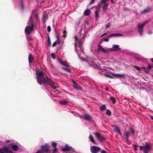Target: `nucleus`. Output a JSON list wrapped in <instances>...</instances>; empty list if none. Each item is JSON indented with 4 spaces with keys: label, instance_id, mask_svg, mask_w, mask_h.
<instances>
[{
    "label": "nucleus",
    "instance_id": "1",
    "mask_svg": "<svg viewBox=\"0 0 153 153\" xmlns=\"http://www.w3.org/2000/svg\"><path fill=\"white\" fill-rule=\"evenodd\" d=\"M78 29L79 33L75 36V46L76 51L78 54L79 57L82 60L81 55L84 54L83 48L82 46V41L85 38V30H82L81 27H79Z\"/></svg>",
    "mask_w": 153,
    "mask_h": 153
},
{
    "label": "nucleus",
    "instance_id": "2",
    "mask_svg": "<svg viewBox=\"0 0 153 153\" xmlns=\"http://www.w3.org/2000/svg\"><path fill=\"white\" fill-rule=\"evenodd\" d=\"M37 82L40 85L42 84L49 85L53 90H55L58 88V85L53 82L51 80L45 76L42 71H39L36 72Z\"/></svg>",
    "mask_w": 153,
    "mask_h": 153
},
{
    "label": "nucleus",
    "instance_id": "3",
    "mask_svg": "<svg viewBox=\"0 0 153 153\" xmlns=\"http://www.w3.org/2000/svg\"><path fill=\"white\" fill-rule=\"evenodd\" d=\"M34 30L33 24H31L30 25H28L25 28V33L26 35L27 39L29 40L31 39L29 36V34L32 32Z\"/></svg>",
    "mask_w": 153,
    "mask_h": 153
},
{
    "label": "nucleus",
    "instance_id": "4",
    "mask_svg": "<svg viewBox=\"0 0 153 153\" xmlns=\"http://www.w3.org/2000/svg\"><path fill=\"white\" fill-rule=\"evenodd\" d=\"M139 147L140 150H143V152L144 153H148L152 148L151 146L149 144H147L144 146H140Z\"/></svg>",
    "mask_w": 153,
    "mask_h": 153
},
{
    "label": "nucleus",
    "instance_id": "5",
    "mask_svg": "<svg viewBox=\"0 0 153 153\" xmlns=\"http://www.w3.org/2000/svg\"><path fill=\"white\" fill-rule=\"evenodd\" d=\"M149 21H146L143 24H139L137 25V30L140 35H142L143 33V28L145 25L149 22Z\"/></svg>",
    "mask_w": 153,
    "mask_h": 153
},
{
    "label": "nucleus",
    "instance_id": "6",
    "mask_svg": "<svg viewBox=\"0 0 153 153\" xmlns=\"http://www.w3.org/2000/svg\"><path fill=\"white\" fill-rule=\"evenodd\" d=\"M49 146L48 143H45L42 146L40 150L42 153H48L49 152Z\"/></svg>",
    "mask_w": 153,
    "mask_h": 153
},
{
    "label": "nucleus",
    "instance_id": "7",
    "mask_svg": "<svg viewBox=\"0 0 153 153\" xmlns=\"http://www.w3.org/2000/svg\"><path fill=\"white\" fill-rule=\"evenodd\" d=\"M102 52L103 53L106 54L110 52L109 48L107 49H105L102 47L101 45H99L98 46L97 49V52Z\"/></svg>",
    "mask_w": 153,
    "mask_h": 153
},
{
    "label": "nucleus",
    "instance_id": "8",
    "mask_svg": "<svg viewBox=\"0 0 153 153\" xmlns=\"http://www.w3.org/2000/svg\"><path fill=\"white\" fill-rule=\"evenodd\" d=\"M91 151L92 153H97L101 150V148L98 147L92 146L90 147Z\"/></svg>",
    "mask_w": 153,
    "mask_h": 153
},
{
    "label": "nucleus",
    "instance_id": "9",
    "mask_svg": "<svg viewBox=\"0 0 153 153\" xmlns=\"http://www.w3.org/2000/svg\"><path fill=\"white\" fill-rule=\"evenodd\" d=\"M88 62L91 66L93 67L98 66L97 64L95 62V59L90 58L88 60Z\"/></svg>",
    "mask_w": 153,
    "mask_h": 153
},
{
    "label": "nucleus",
    "instance_id": "10",
    "mask_svg": "<svg viewBox=\"0 0 153 153\" xmlns=\"http://www.w3.org/2000/svg\"><path fill=\"white\" fill-rule=\"evenodd\" d=\"M62 150L63 151H70L72 152L75 151L74 149L72 148L71 146H69L67 144L65 146L62 148Z\"/></svg>",
    "mask_w": 153,
    "mask_h": 153
},
{
    "label": "nucleus",
    "instance_id": "11",
    "mask_svg": "<svg viewBox=\"0 0 153 153\" xmlns=\"http://www.w3.org/2000/svg\"><path fill=\"white\" fill-rule=\"evenodd\" d=\"M121 49L119 45H114L112 48H109L110 52L117 51Z\"/></svg>",
    "mask_w": 153,
    "mask_h": 153
},
{
    "label": "nucleus",
    "instance_id": "12",
    "mask_svg": "<svg viewBox=\"0 0 153 153\" xmlns=\"http://www.w3.org/2000/svg\"><path fill=\"white\" fill-rule=\"evenodd\" d=\"M110 73L109 71H106V70H104L102 71L101 73L102 74L105 75L106 77L112 78L113 77L110 74Z\"/></svg>",
    "mask_w": 153,
    "mask_h": 153
},
{
    "label": "nucleus",
    "instance_id": "13",
    "mask_svg": "<svg viewBox=\"0 0 153 153\" xmlns=\"http://www.w3.org/2000/svg\"><path fill=\"white\" fill-rule=\"evenodd\" d=\"M94 134L95 136L97 138V139L100 141H102L104 140V137L102 136L99 133L97 132H96L94 133Z\"/></svg>",
    "mask_w": 153,
    "mask_h": 153
},
{
    "label": "nucleus",
    "instance_id": "14",
    "mask_svg": "<svg viewBox=\"0 0 153 153\" xmlns=\"http://www.w3.org/2000/svg\"><path fill=\"white\" fill-rule=\"evenodd\" d=\"M9 146L13 151H17L19 147L18 146L14 144L13 143L10 144Z\"/></svg>",
    "mask_w": 153,
    "mask_h": 153
},
{
    "label": "nucleus",
    "instance_id": "15",
    "mask_svg": "<svg viewBox=\"0 0 153 153\" xmlns=\"http://www.w3.org/2000/svg\"><path fill=\"white\" fill-rule=\"evenodd\" d=\"M58 61L62 65L64 66L67 67L69 66L65 62L63 61L60 59L59 58H58Z\"/></svg>",
    "mask_w": 153,
    "mask_h": 153
},
{
    "label": "nucleus",
    "instance_id": "16",
    "mask_svg": "<svg viewBox=\"0 0 153 153\" xmlns=\"http://www.w3.org/2000/svg\"><path fill=\"white\" fill-rule=\"evenodd\" d=\"M114 131L118 134H119L120 135L122 134L121 133L120 131V128L116 126L114 127Z\"/></svg>",
    "mask_w": 153,
    "mask_h": 153
},
{
    "label": "nucleus",
    "instance_id": "17",
    "mask_svg": "<svg viewBox=\"0 0 153 153\" xmlns=\"http://www.w3.org/2000/svg\"><path fill=\"white\" fill-rule=\"evenodd\" d=\"M33 17H34V16H33V15L32 14L31 16L28 20V21L27 23L29 25H30L31 24H33L34 25L33 23L32 20Z\"/></svg>",
    "mask_w": 153,
    "mask_h": 153
},
{
    "label": "nucleus",
    "instance_id": "18",
    "mask_svg": "<svg viewBox=\"0 0 153 153\" xmlns=\"http://www.w3.org/2000/svg\"><path fill=\"white\" fill-rule=\"evenodd\" d=\"M69 102L65 100H61L60 101L59 103L60 104L63 105H65L67 104Z\"/></svg>",
    "mask_w": 153,
    "mask_h": 153
},
{
    "label": "nucleus",
    "instance_id": "19",
    "mask_svg": "<svg viewBox=\"0 0 153 153\" xmlns=\"http://www.w3.org/2000/svg\"><path fill=\"white\" fill-rule=\"evenodd\" d=\"M74 87L76 90H81V88L80 86L76 83L74 84Z\"/></svg>",
    "mask_w": 153,
    "mask_h": 153
},
{
    "label": "nucleus",
    "instance_id": "20",
    "mask_svg": "<svg viewBox=\"0 0 153 153\" xmlns=\"http://www.w3.org/2000/svg\"><path fill=\"white\" fill-rule=\"evenodd\" d=\"M84 118L85 119L88 120L91 119V117L88 114H85L84 116Z\"/></svg>",
    "mask_w": 153,
    "mask_h": 153
},
{
    "label": "nucleus",
    "instance_id": "21",
    "mask_svg": "<svg viewBox=\"0 0 153 153\" xmlns=\"http://www.w3.org/2000/svg\"><path fill=\"white\" fill-rule=\"evenodd\" d=\"M151 9L149 7H147L146 9H145L144 10L141 12V13L143 14L145 13H148L150 10Z\"/></svg>",
    "mask_w": 153,
    "mask_h": 153
},
{
    "label": "nucleus",
    "instance_id": "22",
    "mask_svg": "<svg viewBox=\"0 0 153 153\" xmlns=\"http://www.w3.org/2000/svg\"><path fill=\"white\" fill-rule=\"evenodd\" d=\"M113 76H114L116 77H125L124 75L123 74H113Z\"/></svg>",
    "mask_w": 153,
    "mask_h": 153
},
{
    "label": "nucleus",
    "instance_id": "23",
    "mask_svg": "<svg viewBox=\"0 0 153 153\" xmlns=\"http://www.w3.org/2000/svg\"><path fill=\"white\" fill-rule=\"evenodd\" d=\"M89 139L90 140L92 143H96V141H95V140L93 137V136L91 135H89Z\"/></svg>",
    "mask_w": 153,
    "mask_h": 153
},
{
    "label": "nucleus",
    "instance_id": "24",
    "mask_svg": "<svg viewBox=\"0 0 153 153\" xmlns=\"http://www.w3.org/2000/svg\"><path fill=\"white\" fill-rule=\"evenodd\" d=\"M108 6V4L107 3H105L104 4L102 8L103 11L104 12H105L106 11V9Z\"/></svg>",
    "mask_w": 153,
    "mask_h": 153
},
{
    "label": "nucleus",
    "instance_id": "25",
    "mask_svg": "<svg viewBox=\"0 0 153 153\" xmlns=\"http://www.w3.org/2000/svg\"><path fill=\"white\" fill-rule=\"evenodd\" d=\"M59 38L58 37H57V40L53 44L52 46L53 47H54L55 46L56 44H59Z\"/></svg>",
    "mask_w": 153,
    "mask_h": 153
},
{
    "label": "nucleus",
    "instance_id": "26",
    "mask_svg": "<svg viewBox=\"0 0 153 153\" xmlns=\"http://www.w3.org/2000/svg\"><path fill=\"white\" fill-rule=\"evenodd\" d=\"M110 100L111 101V102L113 103H114L115 102H116V100L114 97H111L110 98Z\"/></svg>",
    "mask_w": 153,
    "mask_h": 153
},
{
    "label": "nucleus",
    "instance_id": "27",
    "mask_svg": "<svg viewBox=\"0 0 153 153\" xmlns=\"http://www.w3.org/2000/svg\"><path fill=\"white\" fill-rule=\"evenodd\" d=\"M90 14V11L89 10H87L85 11L84 14L85 16H88Z\"/></svg>",
    "mask_w": 153,
    "mask_h": 153
},
{
    "label": "nucleus",
    "instance_id": "28",
    "mask_svg": "<svg viewBox=\"0 0 153 153\" xmlns=\"http://www.w3.org/2000/svg\"><path fill=\"white\" fill-rule=\"evenodd\" d=\"M33 59V56L31 54H30L29 56L28 61L30 63L32 62Z\"/></svg>",
    "mask_w": 153,
    "mask_h": 153
},
{
    "label": "nucleus",
    "instance_id": "29",
    "mask_svg": "<svg viewBox=\"0 0 153 153\" xmlns=\"http://www.w3.org/2000/svg\"><path fill=\"white\" fill-rule=\"evenodd\" d=\"M106 108V106L104 104L102 105L100 108V110L101 111H104L105 109Z\"/></svg>",
    "mask_w": 153,
    "mask_h": 153
},
{
    "label": "nucleus",
    "instance_id": "30",
    "mask_svg": "<svg viewBox=\"0 0 153 153\" xmlns=\"http://www.w3.org/2000/svg\"><path fill=\"white\" fill-rule=\"evenodd\" d=\"M51 45V39L50 37L48 36V44L47 45L50 46Z\"/></svg>",
    "mask_w": 153,
    "mask_h": 153
},
{
    "label": "nucleus",
    "instance_id": "31",
    "mask_svg": "<svg viewBox=\"0 0 153 153\" xmlns=\"http://www.w3.org/2000/svg\"><path fill=\"white\" fill-rule=\"evenodd\" d=\"M51 144L53 147H56L57 144L55 142H53L51 143Z\"/></svg>",
    "mask_w": 153,
    "mask_h": 153
},
{
    "label": "nucleus",
    "instance_id": "32",
    "mask_svg": "<svg viewBox=\"0 0 153 153\" xmlns=\"http://www.w3.org/2000/svg\"><path fill=\"white\" fill-rule=\"evenodd\" d=\"M62 68L63 70L66 71H67L69 73H71V70L70 68Z\"/></svg>",
    "mask_w": 153,
    "mask_h": 153
},
{
    "label": "nucleus",
    "instance_id": "33",
    "mask_svg": "<svg viewBox=\"0 0 153 153\" xmlns=\"http://www.w3.org/2000/svg\"><path fill=\"white\" fill-rule=\"evenodd\" d=\"M101 8V6H100V4H99L98 5L97 7H96V11H98Z\"/></svg>",
    "mask_w": 153,
    "mask_h": 153
},
{
    "label": "nucleus",
    "instance_id": "34",
    "mask_svg": "<svg viewBox=\"0 0 153 153\" xmlns=\"http://www.w3.org/2000/svg\"><path fill=\"white\" fill-rule=\"evenodd\" d=\"M106 114L108 116H110L111 115V112L108 109L106 111Z\"/></svg>",
    "mask_w": 153,
    "mask_h": 153
},
{
    "label": "nucleus",
    "instance_id": "35",
    "mask_svg": "<svg viewBox=\"0 0 153 153\" xmlns=\"http://www.w3.org/2000/svg\"><path fill=\"white\" fill-rule=\"evenodd\" d=\"M53 149L52 150L53 152V153H55L57 151V148L56 147H53Z\"/></svg>",
    "mask_w": 153,
    "mask_h": 153
},
{
    "label": "nucleus",
    "instance_id": "36",
    "mask_svg": "<svg viewBox=\"0 0 153 153\" xmlns=\"http://www.w3.org/2000/svg\"><path fill=\"white\" fill-rule=\"evenodd\" d=\"M130 132H125V135L126 136V137L128 138V137L130 135Z\"/></svg>",
    "mask_w": 153,
    "mask_h": 153
},
{
    "label": "nucleus",
    "instance_id": "37",
    "mask_svg": "<svg viewBox=\"0 0 153 153\" xmlns=\"http://www.w3.org/2000/svg\"><path fill=\"white\" fill-rule=\"evenodd\" d=\"M134 67L138 71H141V69L140 68L137 66H134Z\"/></svg>",
    "mask_w": 153,
    "mask_h": 153
},
{
    "label": "nucleus",
    "instance_id": "38",
    "mask_svg": "<svg viewBox=\"0 0 153 153\" xmlns=\"http://www.w3.org/2000/svg\"><path fill=\"white\" fill-rule=\"evenodd\" d=\"M106 0H101L100 1V4H105L106 3Z\"/></svg>",
    "mask_w": 153,
    "mask_h": 153
},
{
    "label": "nucleus",
    "instance_id": "39",
    "mask_svg": "<svg viewBox=\"0 0 153 153\" xmlns=\"http://www.w3.org/2000/svg\"><path fill=\"white\" fill-rule=\"evenodd\" d=\"M67 32L66 30H64L63 31V35L64 37L66 36Z\"/></svg>",
    "mask_w": 153,
    "mask_h": 153
},
{
    "label": "nucleus",
    "instance_id": "40",
    "mask_svg": "<svg viewBox=\"0 0 153 153\" xmlns=\"http://www.w3.org/2000/svg\"><path fill=\"white\" fill-rule=\"evenodd\" d=\"M95 14L96 18H98L99 16L98 11H96L95 12Z\"/></svg>",
    "mask_w": 153,
    "mask_h": 153
},
{
    "label": "nucleus",
    "instance_id": "41",
    "mask_svg": "<svg viewBox=\"0 0 153 153\" xmlns=\"http://www.w3.org/2000/svg\"><path fill=\"white\" fill-rule=\"evenodd\" d=\"M116 36V33H114L112 34H111L109 35L108 37L110 38L111 37H115Z\"/></svg>",
    "mask_w": 153,
    "mask_h": 153
},
{
    "label": "nucleus",
    "instance_id": "42",
    "mask_svg": "<svg viewBox=\"0 0 153 153\" xmlns=\"http://www.w3.org/2000/svg\"><path fill=\"white\" fill-rule=\"evenodd\" d=\"M47 30L48 32H50L51 31V27L50 26H48L47 27Z\"/></svg>",
    "mask_w": 153,
    "mask_h": 153
},
{
    "label": "nucleus",
    "instance_id": "43",
    "mask_svg": "<svg viewBox=\"0 0 153 153\" xmlns=\"http://www.w3.org/2000/svg\"><path fill=\"white\" fill-rule=\"evenodd\" d=\"M21 6L22 9H23L24 7L23 5V1L22 0H21Z\"/></svg>",
    "mask_w": 153,
    "mask_h": 153
},
{
    "label": "nucleus",
    "instance_id": "44",
    "mask_svg": "<svg viewBox=\"0 0 153 153\" xmlns=\"http://www.w3.org/2000/svg\"><path fill=\"white\" fill-rule=\"evenodd\" d=\"M51 56L52 57V58L53 59H55V56L54 55V54L53 53H52L51 54Z\"/></svg>",
    "mask_w": 153,
    "mask_h": 153
},
{
    "label": "nucleus",
    "instance_id": "45",
    "mask_svg": "<svg viewBox=\"0 0 153 153\" xmlns=\"http://www.w3.org/2000/svg\"><path fill=\"white\" fill-rule=\"evenodd\" d=\"M110 26V23H108L107 25L106 26V29L108 28V27H109Z\"/></svg>",
    "mask_w": 153,
    "mask_h": 153
},
{
    "label": "nucleus",
    "instance_id": "46",
    "mask_svg": "<svg viewBox=\"0 0 153 153\" xmlns=\"http://www.w3.org/2000/svg\"><path fill=\"white\" fill-rule=\"evenodd\" d=\"M144 71L146 73H149V70L146 68L144 70Z\"/></svg>",
    "mask_w": 153,
    "mask_h": 153
},
{
    "label": "nucleus",
    "instance_id": "47",
    "mask_svg": "<svg viewBox=\"0 0 153 153\" xmlns=\"http://www.w3.org/2000/svg\"><path fill=\"white\" fill-rule=\"evenodd\" d=\"M148 33L149 34L151 35L152 34V32L151 30H149L148 31Z\"/></svg>",
    "mask_w": 153,
    "mask_h": 153
},
{
    "label": "nucleus",
    "instance_id": "48",
    "mask_svg": "<svg viewBox=\"0 0 153 153\" xmlns=\"http://www.w3.org/2000/svg\"><path fill=\"white\" fill-rule=\"evenodd\" d=\"M138 145H135L134 146V149L135 151L137 150V147L138 146Z\"/></svg>",
    "mask_w": 153,
    "mask_h": 153
},
{
    "label": "nucleus",
    "instance_id": "49",
    "mask_svg": "<svg viewBox=\"0 0 153 153\" xmlns=\"http://www.w3.org/2000/svg\"><path fill=\"white\" fill-rule=\"evenodd\" d=\"M109 39L108 38H105L103 40L104 41L108 42L109 41Z\"/></svg>",
    "mask_w": 153,
    "mask_h": 153
},
{
    "label": "nucleus",
    "instance_id": "50",
    "mask_svg": "<svg viewBox=\"0 0 153 153\" xmlns=\"http://www.w3.org/2000/svg\"><path fill=\"white\" fill-rule=\"evenodd\" d=\"M47 17V16L45 15H44L42 18V21H43Z\"/></svg>",
    "mask_w": 153,
    "mask_h": 153
},
{
    "label": "nucleus",
    "instance_id": "51",
    "mask_svg": "<svg viewBox=\"0 0 153 153\" xmlns=\"http://www.w3.org/2000/svg\"><path fill=\"white\" fill-rule=\"evenodd\" d=\"M152 68L151 65L150 64H148V67H147V68L149 69H151Z\"/></svg>",
    "mask_w": 153,
    "mask_h": 153
},
{
    "label": "nucleus",
    "instance_id": "52",
    "mask_svg": "<svg viewBox=\"0 0 153 153\" xmlns=\"http://www.w3.org/2000/svg\"><path fill=\"white\" fill-rule=\"evenodd\" d=\"M85 25H89V22L88 21H86L85 22Z\"/></svg>",
    "mask_w": 153,
    "mask_h": 153
},
{
    "label": "nucleus",
    "instance_id": "53",
    "mask_svg": "<svg viewBox=\"0 0 153 153\" xmlns=\"http://www.w3.org/2000/svg\"><path fill=\"white\" fill-rule=\"evenodd\" d=\"M101 153H107V152L104 150H102L101 151Z\"/></svg>",
    "mask_w": 153,
    "mask_h": 153
},
{
    "label": "nucleus",
    "instance_id": "54",
    "mask_svg": "<svg viewBox=\"0 0 153 153\" xmlns=\"http://www.w3.org/2000/svg\"><path fill=\"white\" fill-rule=\"evenodd\" d=\"M11 142V141L9 140H5V142L6 143H9Z\"/></svg>",
    "mask_w": 153,
    "mask_h": 153
},
{
    "label": "nucleus",
    "instance_id": "55",
    "mask_svg": "<svg viewBox=\"0 0 153 153\" xmlns=\"http://www.w3.org/2000/svg\"><path fill=\"white\" fill-rule=\"evenodd\" d=\"M95 0H91L90 3H94Z\"/></svg>",
    "mask_w": 153,
    "mask_h": 153
},
{
    "label": "nucleus",
    "instance_id": "56",
    "mask_svg": "<svg viewBox=\"0 0 153 153\" xmlns=\"http://www.w3.org/2000/svg\"><path fill=\"white\" fill-rule=\"evenodd\" d=\"M35 15L36 17V18L38 20V14H35Z\"/></svg>",
    "mask_w": 153,
    "mask_h": 153
},
{
    "label": "nucleus",
    "instance_id": "57",
    "mask_svg": "<svg viewBox=\"0 0 153 153\" xmlns=\"http://www.w3.org/2000/svg\"><path fill=\"white\" fill-rule=\"evenodd\" d=\"M36 153H42L41 152L40 150H38Z\"/></svg>",
    "mask_w": 153,
    "mask_h": 153
},
{
    "label": "nucleus",
    "instance_id": "58",
    "mask_svg": "<svg viewBox=\"0 0 153 153\" xmlns=\"http://www.w3.org/2000/svg\"><path fill=\"white\" fill-rule=\"evenodd\" d=\"M105 91H109L108 88V87H106L105 88Z\"/></svg>",
    "mask_w": 153,
    "mask_h": 153
},
{
    "label": "nucleus",
    "instance_id": "59",
    "mask_svg": "<svg viewBox=\"0 0 153 153\" xmlns=\"http://www.w3.org/2000/svg\"><path fill=\"white\" fill-rule=\"evenodd\" d=\"M107 33H104L103 34H102L101 36H102L105 35H107Z\"/></svg>",
    "mask_w": 153,
    "mask_h": 153
},
{
    "label": "nucleus",
    "instance_id": "60",
    "mask_svg": "<svg viewBox=\"0 0 153 153\" xmlns=\"http://www.w3.org/2000/svg\"><path fill=\"white\" fill-rule=\"evenodd\" d=\"M119 33H116V36H119Z\"/></svg>",
    "mask_w": 153,
    "mask_h": 153
},
{
    "label": "nucleus",
    "instance_id": "61",
    "mask_svg": "<svg viewBox=\"0 0 153 153\" xmlns=\"http://www.w3.org/2000/svg\"><path fill=\"white\" fill-rule=\"evenodd\" d=\"M150 118L153 120V116H151L150 117Z\"/></svg>",
    "mask_w": 153,
    "mask_h": 153
},
{
    "label": "nucleus",
    "instance_id": "62",
    "mask_svg": "<svg viewBox=\"0 0 153 153\" xmlns=\"http://www.w3.org/2000/svg\"><path fill=\"white\" fill-rule=\"evenodd\" d=\"M119 36H123V35L122 34H120L119 33Z\"/></svg>",
    "mask_w": 153,
    "mask_h": 153
},
{
    "label": "nucleus",
    "instance_id": "63",
    "mask_svg": "<svg viewBox=\"0 0 153 153\" xmlns=\"http://www.w3.org/2000/svg\"><path fill=\"white\" fill-rule=\"evenodd\" d=\"M146 68H145V67H143L142 68L144 70Z\"/></svg>",
    "mask_w": 153,
    "mask_h": 153
},
{
    "label": "nucleus",
    "instance_id": "64",
    "mask_svg": "<svg viewBox=\"0 0 153 153\" xmlns=\"http://www.w3.org/2000/svg\"><path fill=\"white\" fill-rule=\"evenodd\" d=\"M151 61L153 62V58L151 59Z\"/></svg>",
    "mask_w": 153,
    "mask_h": 153
}]
</instances>
